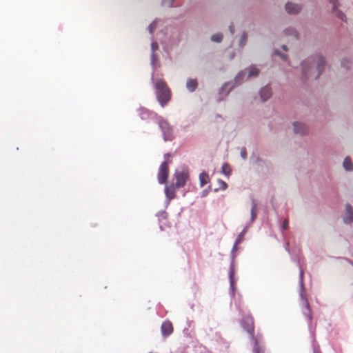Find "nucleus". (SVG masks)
I'll return each mask as SVG.
<instances>
[{
	"mask_svg": "<svg viewBox=\"0 0 353 353\" xmlns=\"http://www.w3.org/2000/svg\"><path fill=\"white\" fill-rule=\"evenodd\" d=\"M325 62L321 55L303 61L301 63L303 75L306 79H316L325 68Z\"/></svg>",
	"mask_w": 353,
	"mask_h": 353,
	"instance_id": "1",
	"label": "nucleus"
},
{
	"mask_svg": "<svg viewBox=\"0 0 353 353\" xmlns=\"http://www.w3.org/2000/svg\"><path fill=\"white\" fill-rule=\"evenodd\" d=\"M155 89L158 101L163 107L170 100V90L166 83L161 79H157Z\"/></svg>",
	"mask_w": 353,
	"mask_h": 353,
	"instance_id": "2",
	"label": "nucleus"
},
{
	"mask_svg": "<svg viewBox=\"0 0 353 353\" xmlns=\"http://www.w3.org/2000/svg\"><path fill=\"white\" fill-rule=\"evenodd\" d=\"M241 325L244 330L250 335L252 340L254 339V322L253 317L250 315H245L241 321Z\"/></svg>",
	"mask_w": 353,
	"mask_h": 353,
	"instance_id": "3",
	"label": "nucleus"
},
{
	"mask_svg": "<svg viewBox=\"0 0 353 353\" xmlns=\"http://www.w3.org/2000/svg\"><path fill=\"white\" fill-rule=\"evenodd\" d=\"M169 174L168 163V161H163L159 169L158 172V181L161 184L165 183Z\"/></svg>",
	"mask_w": 353,
	"mask_h": 353,
	"instance_id": "4",
	"label": "nucleus"
},
{
	"mask_svg": "<svg viewBox=\"0 0 353 353\" xmlns=\"http://www.w3.org/2000/svg\"><path fill=\"white\" fill-rule=\"evenodd\" d=\"M159 126L161 129L165 141L170 140L172 135V129L167 121L161 119Z\"/></svg>",
	"mask_w": 353,
	"mask_h": 353,
	"instance_id": "5",
	"label": "nucleus"
},
{
	"mask_svg": "<svg viewBox=\"0 0 353 353\" xmlns=\"http://www.w3.org/2000/svg\"><path fill=\"white\" fill-rule=\"evenodd\" d=\"M330 3L332 5V12L335 14V16L341 19V21L346 22L347 17L345 13H343L341 10L339 9L340 6V3L338 0H329Z\"/></svg>",
	"mask_w": 353,
	"mask_h": 353,
	"instance_id": "6",
	"label": "nucleus"
},
{
	"mask_svg": "<svg viewBox=\"0 0 353 353\" xmlns=\"http://www.w3.org/2000/svg\"><path fill=\"white\" fill-rule=\"evenodd\" d=\"M300 296H301V299L303 302V304L304 305V307L303 309V312L308 318L309 322L311 323L312 319V310H311L308 300L306 298V296H305V293H303V290H301V292L300 293Z\"/></svg>",
	"mask_w": 353,
	"mask_h": 353,
	"instance_id": "7",
	"label": "nucleus"
},
{
	"mask_svg": "<svg viewBox=\"0 0 353 353\" xmlns=\"http://www.w3.org/2000/svg\"><path fill=\"white\" fill-rule=\"evenodd\" d=\"M175 176H176V183H175L176 188H180L185 186V185L187 182V180L188 179V173L185 171L176 172Z\"/></svg>",
	"mask_w": 353,
	"mask_h": 353,
	"instance_id": "8",
	"label": "nucleus"
},
{
	"mask_svg": "<svg viewBox=\"0 0 353 353\" xmlns=\"http://www.w3.org/2000/svg\"><path fill=\"white\" fill-rule=\"evenodd\" d=\"M161 330L163 336L167 337L170 336L174 331L172 323L170 321L163 322Z\"/></svg>",
	"mask_w": 353,
	"mask_h": 353,
	"instance_id": "9",
	"label": "nucleus"
},
{
	"mask_svg": "<svg viewBox=\"0 0 353 353\" xmlns=\"http://www.w3.org/2000/svg\"><path fill=\"white\" fill-rule=\"evenodd\" d=\"M343 220L347 224L351 223L353 221V208L349 203L345 205V213Z\"/></svg>",
	"mask_w": 353,
	"mask_h": 353,
	"instance_id": "10",
	"label": "nucleus"
},
{
	"mask_svg": "<svg viewBox=\"0 0 353 353\" xmlns=\"http://www.w3.org/2000/svg\"><path fill=\"white\" fill-rule=\"evenodd\" d=\"M285 10L289 14H297L301 11V7L298 4L288 2L285 4Z\"/></svg>",
	"mask_w": 353,
	"mask_h": 353,
	"instance_id": "11",
	"label": "nucleus"
},
{
	"mask_svg": "<svg viewBox=\"0 0 353 353\" xmlns=\"http://www.w3.org/2000/svg\"><path fill=\"white\" fill-rule=\"evenodd\" d=\"M294 131L296 134H303L307 132V126L302 123L294 122Z\"/></svg>",
	"mask_w": 353,
	"mask_h": 353,
	"instance_id": "12",
	"label": "nucleus"
},
{
	"mask_svg": "<svg viewBox=\"0 0 353 353\" xmlns=\"http://www.w3.org/2000/svg\"><path fill=\"white\" fill-rule=\"evenodd\" d=\"M261 98L263 101H267L272 96L271 88L269 86H265L260 91Z\"/></svg>",
	"mask_w": 353,
	"mask_h": 353,
	"instance_id": "13",
	"label": "nucleus"
},
{
	"mask_svg": "<svg viewBox=\"0 0 353 353\" xmlns=\"http://www.w3.org/2000/svg\"><path fill=\"white\" fill-rule=\"evenodd\" d=\"M198 87V82L196 79H188L186 82V88L190 92H194Z\"/></svg>",
	"mask_w": 353,
	"mask_h": 353,
	"instance_id": "14",
	"label": "nucleus"
},
{
	"mask_svg": "<svg viewBox=\"0 0 353 353\" xmlns=\"http://www.w3.org/2000/svg\"><path fill=\"white\" fill-rule=\"evenodd\" d=\"M209 176L205 172H202L199 174V181L201 187H203L209 182Z\"/></svg>",
	"mask_w": 353,
	"mask_h": 353,
	"instance_id": "15",
	"label": "nucleus"
},
{
	"mask_svg": "<svg viewBox=\"0 0 353 353\" xmlns=\"http://www.w3.org/2000/svg\"><path fill=\"white\" fill-rule=\"evenodd\" d=\"M165 192V194H166L167 197L170 200L173 199L175 197V196H176L175 190H174V187H168V186H166Z\"/></svg>",
	"mask_w": 353,
	"mask_h": 353,
	"instance_id": "16",
	"label": "nucleus"
},
{
	"mask_svg": "<svg viewBox=\"0 0 353 353\" xmlns=\"http://www.w3.org/2000/svg\"><path fill=\"white\" fill-rule=\"evenodd\" d=\"M343 167L346 170H353V163H352L351 159L349 157L344 159Z\"/></svg>",
	"mask_w": 353,
	"mask_h": 353,
	"instance_id": "17",
	"label": "nucleus"
},
{
	"mask_svg": "<svg viewBox=\"0 0 353 353\" xmlns=\"http://www.w3.org/2000/svg\"><path fill=\"white\" fill-rule=\"evenodd\" d=\"M257 206L254 201L252 203L251 208V221H254L256 217Z\"/></svg>",
	"mask_w": 353,
	"mask_h": 353,
	"instance_id": "18",
	"label": "nucleus"
},
{
	"mask_svg": "<svg viewBox=\"0 0 353 353\" xmlns=\"http://www.w3.org/2000/svg\"><path fill=\"white\" fill-rule=\"evenodd\" d=\"M259 74V70L254 66H252L249 68L248 77L258 76Z\"/></svg>",
	"mask_w": 353,
	"mask_h": 353,
	"instance_id": "19",
	"label": "nucleus"
},
{
	"mask_svg": "<svg viewBox=\"0 0 353 353\" xmlns=\"http://www.w3.org/2000/svg\"><path fill=\"white\" fill-rule=\"evenodd\" d=\"M222 173L225 175H229L231 172L230 167L228 163H224L221 168Z\"/></svg>",
	"mask_w": 353,
	"mask_h": 353,
	"instance_id": "20",
	"label": "nucleus"
},
{
	"mask_svg": "<svg viewBox=\"0 0 353 353\" xmlns=\"http://www.w3.org/2000/svg\"><path fill=\"white\" fill-rule=\"evenodd\" d=\"M223 39V34L221 33L213 34L211 37V40L214 42H221Z\"/></svg>",
	"mask_w": 353,
	"mask_h": 353,
	"instance_id": "21",
	"label": "nucleus"
},
{
	"mask_svg": "<svg viewBox=\"0 0 353 353\" xmlns=\"http://www.w3.org/2000/svg\"><path fill=\"white\" fill-rule=\"evenodd\" d=\"M285 33H286L287 34L292 35V36H294L295 38H297V37H298V33H297V32H296L295 30L292 29V28H291V29H287V30H285Z\"/></svg>",
	"mask_w": 353,
	"mask_h": 353,
	"instance_id": "22",
	"label": "nucleus"
},
{
	"mask_svg": "<svg viewBox=\"0 0 353 353\" xmlns=\"http://www.w3.org/2000/svg\"><path fill=\"white\" fill-rule=\"evenodd\" d=\"M247 34L245 32H243L242 36H241V40L239 41V44L240 46H243L247 40Z\"/></svg>",
	"mask_w": 353,
	"mask_h": 353,
	"instance_id": "23",
	"label": "nucleus"
},
{
	"mask_svg": "<svg viewBox=\"0 0 353 353\" xmlns=\"http://www.w3.org/2000/svg\"><path fill=\"white\" fill-rule=\"evenodd\" d=\"M254 353H263V350L260 348V347L256 343L253 350Z\"/></svg>",
	"mask_w": 353,
	"mask_h": 353,
	"instance_id": "24",
	"label": "nucleus"
},
{
	"mask_svg": "<svg viewBox=\"0 0 353 353\" xmlns=\"http://www.w3.org/2000/svg\"><path fill=\"white\" fill-rule=\"evenodd\" d=\"M156 28V23L154 21L153 23H152L149 27H148V30H149V32L150 34H152L153 32H154V30Z\"/></svg>",
	"mask_w": 353,
	"mask_h": 353,
	"instance_id": "25",
	"label": "nucleus"
},
{
	"mask_svg": "<svg viewBox=\"0 0 353 353\" xmlns=\"http://www.w3.org/2000/svg\"><path fill=\"white\" fill-rule=\"evenodd\" d=\"M233 276H234V270H233V268H231L230 272V279L231 285H233Z\"/></svg>",
	"mask_w": 353,
	"mask_h": 353,
	"instance_id": "26",
	"label": "nucleus"
},
{
	"mask_svg": "<svg viewBox=\"0 0 353 353\" xmlns=\"http://www.w3.org/2000/svg\"><path fill=\"white\" fill-rule=\"evenodd\" d=\"M288 224H289V221L288 219H285L283 223V229L287 230L288 228Z\"/></svg>",
	"mask_w": 353,
	"mask_h": 353,
	"instance_id": "27",
	"label": "nucleus"
},
{
	"mask_svg": "<svg viewBox=\"0 0 353 353\" xmlns=\"http://www.w3.org/2000/svg\"><path fill=\"white\" fill-rule=\"evenodd\" d=\"M241 155L243 159H245L247 157V152L245 148L242 149L241 151Z\"/></svg>",
	"mask_w": 353,
	"mask_h": 353,
	"instance_id": "28",
	"label": "nucleus"
},
{
	"mask_svg": "<svg viewBox=\"0 0 353 353\" xmlns=\"http://www.w3.org/2000/svg\"><path fill=\"white\" fill-rule=\"evenodd\" d=\"M220 183H221V188L223 189V190H225L228 187V185L227 183L223 181H220Z\"/></svg>",
	"mask_w": 353,
	"mask_h": 353,
	"instance_id": "29",
	"label": "nucleus"
},
{
	"mask_svg": "<svg viewBox=\"0 0 353 353\" xmlns=\"http://www.w3.org/2000/svg\"><path fill=\"white\" fill-rule=\"evenodd\" d=\"M229 28H230V30L231 33L233 34L234 31V26L233 25L230 26Z\"/></svg>",
	"mask_w": 353,
	"mask_h": 353,
	"instance_id": "30",
	"label": "nucleus"
},
{
	"mask_svg": "<svg viewBox=\"0 0 353 353\" xmlns=\"http://www.w3.org/2000/svg\"><path fill=\"white\" fill-rule=\"evenodd\" d=\"M152 48L153 50H155L156 48H157V45L156 43H152Z\"/></svg>",
	"mask_w": 353,
	"mask_h": 353,
	"instance_id": "31",
	"label": "nucleus"
},
{
	"mask_svg": "<svg viewBox=\"0 0 353 353\" xmlns=\"http://www.w3.org/2000/svg\"><path fill=\"white\" fill-rule=\"evenodd\" d=\"M243 232H242V233L239 235V239H238L236 240V243H238L241 241V239H240V238H241V234L243 235Z\"/></svg>",
	"mask_w": 353,
	"mask_h": 353,
	"instance_id": "32",
	"label": "nucleus"
},
{
	"mask_svg": "<svg viewBox=\"0 0 353 353\" xmlns=\"http://www.w3.org/2000/svg\"><path fill=\"white\" fill-rule=\"evenodd\" d=\"M173 1H174V0H169L168 6H169L170 7H171V6H172V3H173Z\"/></svg>",
	"mask_w": 353,
	"mask_h": 353,
	"instance_id": "33",
	"label": "nucleus"
},
{
	"mask_svg": "<svg viewBox=\"0 0 353 353\" xmlns=\"http://www.w3.org/2000/svg\"><path fill=\"white\" fill-rule=\"evenodd\" d=\"M300 276H301V280H302L303 279V270H301Z\"/></svg>",
	"mask_w": 353,
	"mask_h": 353,
	"instance_id": "34",
	"label": "nucleus"
},
{
	"mask_svg": "<svg viewBox=\"0 0 353 353\" xmlns=\"http://www.w3.org/2000/svg\"><path fill=\"white\" fill-rule=\"evenodd\" d=\"M282 48H283L285 51H287V50H288V48H287L286 46H285V45H283V46H282Z\"/></svg>",
	"mask_w": 353,
	"mask_h": 353,
	"instance_id": "35",
	"label": "nucleus"
},
{
	"mask_svg": "<svg viewBox=\"0 0 353 353\" xmlns=\"http://www.w3.org/2000/svg\"><path fill=\"white\" fill-rule=\"evenodd\" d=\"M345 60H343V61H342V64H343L345 68H347L349 66L345 65Z\"/></svg>",
	"mask_w": 353,
	"mask_h": 353,
	"instance_id": "36",
	"label": "nucleus"
},
{
	"mask_svg": "<svg viewBox=\"0 0 353 353\" xmlns=\"http://www.w3.org/2000/svg\"><path fill=\"white\" fill-rule=\"evenodd\" d=\"M164 157H165V158H167V157L168 158L170 157V154H165L164 155Z\"/></svg>",
	"mask_w": 353,
	"mask_h": 353,
	"instance_id": "37",
	"label": "nucleus"
},
{
	"mask_svg": "<svg viewBox=\"0 0 353 353\" xmlns=\"http://www.w3.org/2000/svg\"><path fill=\"white\" fill-rule=\"evenodd\" d=\"M301 288H303V281H301Z\"/></svg>",
	"mask_w": 353,
	"mask_h": 353,
	"instance_id": "38",
	"label": "nucleus"
}]
</instances>
